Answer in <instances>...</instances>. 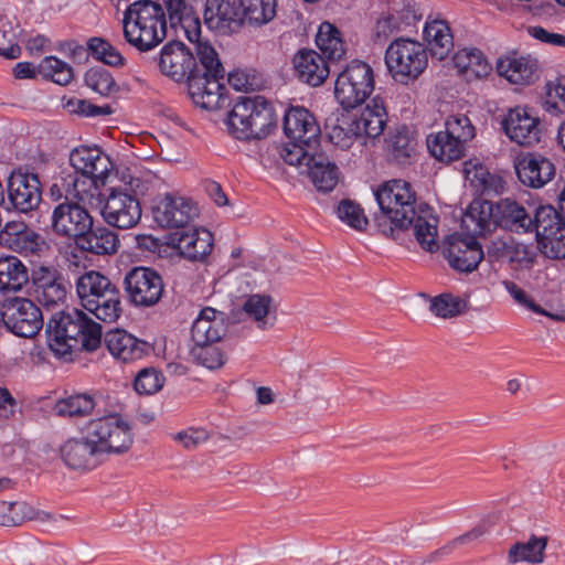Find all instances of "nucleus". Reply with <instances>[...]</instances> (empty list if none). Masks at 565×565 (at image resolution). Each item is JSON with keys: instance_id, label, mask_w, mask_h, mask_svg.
<instances>
[{"instance_id": "obj_43", "label": "nucleus", "mask_w": 565, "mask_h": 565, "mask_svg": "<svg viewBox=\"0 0 565 565\" xmlns=\"http://www.w3.org/2000/svg\"><path fill=\"white\" fill-rule=\"evenodd\" d=\"M83 308L104 322H115L121 312L120 292L117 287L113 288L107 292V296L102 294L90 301L88 299Z\"/></svg>"}, {"instance_id": "obj_7", "label": "nucleus", "mask_w": 565, "mask_h": 565, "mask_svg": "<svg viewBox=\"0 0 565 565\" xmlns=\"http://www.w3.org/2000/svg\"><path fill=\"white\" fill-rule=\"evenodd\" d=\"M385 64L395 81L406 84L424 72L427 66V53L419 42L399 38L387 46Z\"/></svg>"}, {"instance_id": "obj_18", "label": "nucleus", "mask_w": 565, "mask_h": 565, "mask_svg": "<svg viewBox=\"0 0 565 565\" xmlns=\"http://www.w3.org/2000/svg\"><path fill=\"white\" fill-rule=\"evenodd\" d=\"M160 72L174 81L189 78L198 71L196 60L190 49L182 42H168L158 58Z\"/></svg>"}, {"instance_id": "obj_33", "label": "nucleus", "mask_w": 565, "mask_h": 565, "mask_svg": "<svg viewBox=\"0 0 565 565\" xmlns=\"http://www.w3.org/2000/svg\"><path fill=\"white\" fill-rule=\"evenodd\" d=\"M105 343L111 355L122 362L140 360L149 351L147 342L119 329L107 332Z\"/></svg>"}, {"instance_id": "obj_46", "label": "nucleus", "mask_w": 565, "mask_h": 565, "mask_svg": "<svg viewBox=\"0 0 565 565\" xmlns=\"http://www.w3.org/2000/svg\"><path fill=\"white\" fill-rule=\"evenodd\" d=\"M116 288L106 276L98 271L90 270L82 275L76 282V291L81 299L82 306L89 299L93 300L96 296L106 294Z\"/></svg>"}, {"instance_id": "obj_59", "label": "nucleus", "mask_w": 565, "mask_h": 565, "mask_svg": "<svg viewBox=\"0 0 565 565\" xmlns=\"http://www.w3.org/2000/svg\"><path fill=\"white\" fill-rule=\"evenodd\" d=\"M445 125L446 129L444 131L463 145L475 137V127L465 115H451Z\"/></svg>"}, {"instance_id": "obj_27", "label": "nucleus", "mask_w": 565, "mask_h": 565, "mask_svg": "<svg viewBox=\"0 0 565 565\" xmlns=\"http://www.w3.org/2000/svg\"><path fill=\"white\" fill-rule=\"evenodd\" d=\"M227 332V317L212 307L203 308L192 323V342H220Z\"/></svg>"}, {"instance_id": "obj_21", "label": "nucleus", "mask_w": 565, "mask_h": 565, "mask_svg": "<svg viewBox=\"0 0 565 565\" xmlns=\"http://www.w3.org/2000/svg\"><path fill=\"white\" fill-rule=\"evenodd\" d=\"M34 294L38 302L46 309L63 305L66 296V282L53 267L41 266L32 274Z\"/></svg>"}, {"instance_id": "obj_58", "label": "nucleus", "mask_w": 565, "mask_h": 565, "mask_svg": "<svg viewBox=\"0 0 565 565\" xmlns=\"http://www.w3.org/2000/svg\"><path fill=\"white\" fill-rule=\"evenodd\" d=\"M85 83L90 89L104 96L110 94L116 86L113 76L104 67L89 68L85 74Z\"/></svg>"}, {"instance_id": "obj_45", "label": "nucleus", "mask_w": 565, "mask_h": 565, "mask_svg": "<svg viewBox=\"0 0 565 565\" xmlns=\"http://www.w3.org/2000/svg\"><path fill=\"white\" fill-rule=\"evenodd\" d=\"M427 148L439 161L451 162L462 157L465 145L451 138L446 131H439L428 136Z\"/></svg>"}, {"instance_id": "obj_3", "label": "nucleus", "mask_w": 565, "mask_h": 565, "mask_svg": "<svg viewBox=\"0 0 565 565\" xmlns=\"http://www.w3.org/2000/svg\"><path fill=\"white\" fill-rule=\"evenodd\" d=\"M46 337L54 355L70 362L79 348L94 351L100 345L102 328L81 310L72 309L52 316Z\"/></svg>"}, {"instance_id": "obj_20", "label": "nucleus", "mask_w": 565, "mask_h": 565, "mask_svg": "<svg viewBox=\"0 0 565 565\" xmlns=\"http://www.w3.org/2000/svg\"><path fill=\"white\" fill-rule=\"evenodd\" d=\"M210 30L228 34L243 25L239 0H206L203 13Z\"/></svg>"}, {"instance_id": "obj_17", "label": "nucleus", "mask_w": 565, "mask_h": 565, "mask_svg": "<svg viewBox=\"0 0 565 565\" xmlns=\"http://www.w3.org/2000/svg\"><path fill=\"white\" fill-rule=\"evenodd\" d=\"M8 195L18 211L23 213L33 211L42 200V186L39 177L21 169L12 171L8 179Z\"/></svg>"}, {"instance_id": "obj_39", "label": "nucleus", "mask_w": 565, "mask_h": 565, "mask_svg": "<svg viewBox=\"0 0 565 565\" xmlns=\"http://www.w3.org/2000/svg\"><path fill=\"white\" fill-rule=\"evenodd\" d=\"M29 281L26 266L15 256L0 257V292H17Z\"/></svg>"}, {"instance_id": "obj_54", "label": "nucleus", "mask_w": 565, "mask_h": 565, "mask_svg": "<svg viewBox=\"0 0 565 565\" xmlns=\"http://www.w3.org/2000/svg\"><path fill=\"white\" fill-rule=\"evenodd\" d=\"M335 213L341 222L355 231H364L369 224V220L364 214L363 209L354 201H340Z\"/></svg>"}, {"instance_id": "obj_44", "label": "nucleus", "mask_w": 565, "mask_h": 565, "mask_svg": "<svg viewBox=\"0 0 565 565\" xmlns=\"http://www.w3.org/2000/svg\"><path fill=\"white\" fill-rule=\"evenodd\" d=\"M243 24L263 26L274 20L277 0H239Z\"/></svg>"}, {"instance_id": "obj_4", "label": "nucleus", "mask_w": 565, "mask_h": 565, "mask_svg": "<svg viewBox=\"0 0 565 565\" xmlns=\"http://www.w3.org/2000/svg\"><path fill=\"white\" fill-rule=\"evenodd\" d=\"M124 38L140 52H148L167 36V19L163 7L152 0H138L124 12Z\"/></svg>"}, {"instance_id": "obj_60", "label": "nucleus", "mask_w": 565, "mask_h": 565, "mask_svg": "<svg viewBox=\"0 0 565 565\" xmlns=\"http://www.w3.org/2000/svg\"><path fill=\"white\" fill-rule=\"evenodd\" d=\"M163 376L152 367L141 370L135 379V390L139 394L151 395L163 386Z\"/></svg>"}, {"instance_id": "obj_16", "label": "nucleus", "mask_w": 565, "mask_h": 565, "mask_svg": "<svg viewBox=\"0 0 565 565\" xmlns=\"http://www.w3.org/2000/svg\"><path fill=\"white\" fill-rule=\"evenodd\" d=\"M93 227V217L83 204L65 201L56 205L52 213V230L55 234L79 239Z\"/></svg>"}, {"instance_id": "obj_56", "label": "nucleus", "mask_w": 565, "mask_h": 565, "mask_svg": "<svg viewBox=\"0 0 565 565\" xmlns=\"http://www.w3.org/2000/svg\"><path fill=\"white\" fill-rule=\"evenodd\" d=\"M89 52L99 61L110 66H122L125 58L120 52L103 38H90L87 41Z\"/></svg>"}, {"instance_id": "obj_53", "label": "nucleus", "mask_w": 565, "mask_h": 565, "mask_svg": "<svg viewBox=\"0 0 565 565\" xmlns=\"http://www.w3.org/2000/svg\"><path fill=\"white\" fill-rule=\"evenodd\" d=\"M39 73L63 86L70 84L74 77L72 66L55 56L43 58L39 64Z\"/></svg>"}, {"instance_id": "obj_30", "label": "nucleus", "mask_w": 565, "mask_h": 565, "mask_svg": "<svg viewBox=\"0 0 565 565\" xmlns=\"http://www.w3.org/2000/svg\"><path fill=\"white\" fill-rule=\"evenodd\" d=\"M497 72L501 77L515 85H529L536 78L537 62L530 56L507 54L498 58Z\"/></svg>"}, {"instance_id": "obj_52", "label": "nucleus", "mask_w": 565, "mask_h": 565, "mask_svg": "<svg viewBox=\"0 0 565 565\" xmlns=\"http://www.w3.org/2000/svg\"><path fill=\"white\" fill-rule=\"evenodd\" d=\"M99 180L92 178H74L71 183H67L66 200L74 199V203L83 205H92L98 191Z\"/></svg>"}, {"instance_id": "obj_36", "label": "nucleus", "mask_w": 565, "mask_h": 565, "mask_svg": "<svg viewBox=\"0 0 565 565\" xmlns=\"http://www.w3.org/2000/svg\"><path fill=\"white\" fill-rule=\"evenodd\" d=\"M76 243L81 249L95 255H113L120 244L117 234L104 226L90 227Z\"/></svg>"}, {"instance_id": "obj_32", "label": "nucleus", "mask_w": 565, "mask_h": 565, "mask_svg": "<svg viewBox=\"0 0 565 565\" xmlns=\"http://www.w3.org/2000/svg\"><path fill=\"white\" fill-rule=\"evenodd\" d=\"M298 78L310 86H320L329 76L330 70L324 57L313 50H302L294 57Z\"/></svg>"}, {"instance_id": "obj_5", "label": "nucleus", "mask_w": 565, "mask_h": 565, "mask_svg": "<svg viewBox=\"0 0 565 565\" xmlns=\"http://www.w3.org/2000/svg\"><path fill=\"white\" fill-rule=\"evenodd\" d=\"M194 51L203 72L198 68L188 78L189 95L196 106L207 110L217 109L224 100L225 86L221 82L224 68L210 43L195 44Z\"/></svg>"}, {"instance_id": "obj_31", "label": "nucleus", "mask_w": 565, "mask_h": 565, "mask_svg": "<svg viewBox=\"0 0 565 565\" xmlns=\"http://www.w3.org/2000/svg\"><path fill=\"white\" fill-rule=\"evenodd\" d=\"M495 204L488 200H473L461 217L462 233L472 237L483 235L495 223Z\"/></svg>"}, {"instance_id": "obj_62", "label": "nucleus", "mask_w": 565, "mask_h": 565, "mask_svg": "<svg viewBox=\"0 0 565 565\" xmlns=\"http://www.w3.org/2000/svg\"><path fill=\"white\" fill-rule=\"evenodd\" d=\"M66 107L71 113L86 117L107 116L113 113L109 105L97 106L85 99L68 100Z\"/></svg>"}, {"instance_id": "obj_29", "label": "nucleus", "mask_w": 565, "mask_h": 565, "mask_svg": "<svg viewBox=\"0 0 565 565\" xmlns=\"http://www.w3.org/2000/svg\"><path fill=\"white\" fill-rule=\"evenodd\" d=\"M386 153L390 162L399 167L413 164L418 156L416 136L405 126L396 128L386 141Z\"/></svg>"}, {"instance_id": "obj_26", "label": "nucleus", "mask_w": 565, "mask_h": 565, "mask_svg": "<svg viewBox=\"0 0 565 565\" xmlns=\"http://www.w3.org/2000/svg\"><path fill=\"white\" fill-rule=\"evenodd\" d=\"M0 244L25 256L38 254L44 245L39 234L15 221L8 222L0 231Z\"/></svg>"}, {"instance_id": "obj_9", "label": "nucleus", "mask_w": 565, "mask_h": 565, "mask_svg": "<svg viewBox=\"0 0 565 565\" xmlns=\"http://www.w3.org/2000/svg\"><path fill=\"white\" fill-rule=\"evenodd\" d=\"M533 218L539 246L552 259L565 258V220L551 205L536 209Z\"/></svg>"}, {"instance_id": "obj_6", "label": "nucleus", "mask_w": 565, "mask_h": 565, "mask_svg": "<svg viewBox=\"0 0 565 565\" xmlns=\"http://www.w3.org/2000/svg\"><path fill=\"white\" fill-rule=\"evenodd\" d=\"M273 106L263 97H239L227 117L231 135L239 140L264 139L276 127Z\"/></svg>"}, {"instance_id": "obj_40", "label": "nucleus", "mask_w": 565, "mask_h": 565, "mask_svg": "<svg viewBox=\"0 0 565 565\" xmlns=\"http://www.w3.org/2000/svg\"><path fill=\"white\" fill-rule=\"evenodd\" d=\"M424 39L429 46L431 55L438 60H444L454 47V38L450 28L444 20L426 22Z\"/></svg>"}, {"instance_id": "obj_57", "label": "nucleus", "mask_w": 565, "mask_h": 565, "mask_svg": "<svg viewBox=\"0 0 565 565\" xmlns=\"http://www.w3.org/2000/svg\"><path fill=\"white\" fill-rule=\"evenodd\" d=\"M94 401L88 395H74L56 404V413L61 416H83L94 409Z\"/></svg>"}, {"instance_id": "obj_38", "label": "nucleus", "mask_w": 565, "mask_h": 565, "mask_svg": "<svg viewBox=\"0 0 565 565\" xmlns=\"http://www.w3.org/2000/svg\"><path fill=\"white\" fill-rule=\"evenodd\" d=\"M242 309L246 317L253 320L257 328L262 330L271 327L276 320L274 300L269 295L254 294L247 296Z\"/></svg>"}, {"instance_id": "obj_64", "label": "nucleus", "mask_w": 565, "mask_h": 565, "mask_svg": "<svg viewBox=\"0 0 565 565\" xmlns=\"http://www.w3.org/2000/svg\"><path fill=\"white\" fill-rule=\"evenodd\" d=\"M503 285H504L505 289L508 290V292L520 305L529 308L530 310H532L536 313L546 315L548 317H552L553 319H558V317L547 313L540 306H537L532 299H530L527 297L526 292L523 289H521L515 282L505 280V281H503Z\"/></svg>"}, {"instance_id": "obj_25", "label": "nucleus", "mask_w": 565, "mask_h": 565, "mask_svg": "<svg viewBox=\"0 0 565 565\" xmlns=\"http://www.w3.org/2000/svg\"><path fill=\"white\" fill-rule=\"evenodd\" d=\"M514 167L519 180L534 189L545 185L555 174L553 162L539 153H526L518 158Z\"/></svg>"}, {"instance_id": "obj_55", "label": "nucleus", "mask_w": 565, "mask_h": 565, "mask_svg": "<svg viewBox=\"0 0 565 565\" xmlns=\"http://www.w3.org/2000/svg\"><path fill=\"white\" fill-rule=\"evenodd\" d=\"M544 108L553 115L565 114V76H557L547 82Z\"/></svg>"}, {"instance_id": "obj_22", "label": "nucleus", "mask_w": 565, "mask_h": 565, "mask_svg": "<svg viewBox=\"0 0 565 565\" xmlns=\"http://www.w3.org/2000/svg\"><path fill=\"white\" fill-rule=\"evenodd\" d=\"M70 163L82 177L99 180L100 184L105 183L113 169L109 157L98 147L81 146L73 149Z\"/></svg>"}, {"instance_id": "obj_63", "label": "nucleus", "mask_w": 565, "mask_h": 565, "mask_svg": "<svg viewBox=\"0 0 565 565\" xmlns=\"http://www.w3.org/2000/svg\"><path fill=\"white\" fill-rule=\"evenodd\" d=\"M359 136L352 125L350 129L332 126L328 132L329 141L341 149H350Z\"/></svg>"}, {"instance_id": "obj_35", "label": "nucleus", "mask_w": 565, "mask_h": 565, "mask_svg": "<svg viewBox=\"0 0 565 565\" xmlns=\"http://www.w3.org/2000/svg\"><path fill=\"white\" fill-rule=\"evenodd\" d=\"M386 120L387 114L383 102L379 98H373L352 122V126L360 136L364 135L370 138H376L384 131Z\"/></svg>"}, {"instance_id": "obj_61", "label": "nucleus", "mask_w": 565, "mask_h": 565, "mask_svg": "<svg viewBox=\"0 0 565 565\" xmlns=\"http://www.w3.org/2000/svg\"><path fill=\"white\" fill-rule=\"evenodd\" d=\"M172 439L184 449L192 450L210 439V434L203 428H186L172 435Z\"/></svg>"}, {"instance_id": "obj_37", "label": "nucleus", "mask_w": 565, "mask_h": 565, "mask_svg": "<svg viewBox=\"0 0 565 565\" xmlns=\"http://www.w3.org/2000/svg\"><path fill=\"white\" fill-rule=\"evenodd\" d=\"M452 62L459 74L465 76L467 81L482 78L491 71V65L482 52L477 49H462L458 51L454 55Z\"/></svg>"}, {"instance_id": "obj_41", "label": "nucleus", "mask_w": 565, "mask_h": 565, "mask_svg": "<svg viewBox=\"0 0 565 565\" xmlns=\"http://www.w3.org/2000/svg\"><path fill=\"white\" fill-rule=\"evenodd\" d=\"M548 539L531 535L526 542H516L508 551L510 564L527 563L532 565L542 564L545 559V550Z\"/></svg>"}, {"instance_id": "obj_10", "label": "nucleus", "mask_w": 565, "mask_h": 565, "mask_svg": "<svg viewBox=\"0 0 565 565\" xmlns=\"http://www.w3.org/2000/svg\"><path fill=\"white\" fill-rule=\"evenodd\" d=\"M152 216L162 228H186L199 216V206L179 192H166L153 200Z\"/></svg>"}, {"instance_id": "obj_12", "label": "nucleus", "mask_w": 565, "mask_h": 565, "mask_svg": "<svg viewBox=\"0 0 565 565\" xmlns=\"http://www.w3.org/2000/svg\"><path fill=\"white\" fill-rule=\"evenodd\" d=\"M284 131L290 146L282 150L292 152L296 149L305 152L316 150L321 130L315 116L303 107L289 108L284 117Z\"/></svg>"}, {"instance_id": "obj_19", "label": "nucleus", "mask_w": 565, "mask_h": 565, "mask_svg": "<svg viewBox=\"0 0 565 565\" xmlns=\"http://www.w3.org/2000/svg\"><path fill=\"white\" fill-rule=\"evenodd\" d=\"M444 253L449 265L462 273H471L477 269L484 256L477 238L463 233L451 235Z\"/></svg>"}, {"instance_id": "obj_23", "label": "nucleus", "mask_w": 565, "mask_h": 565, "mask_svg": "<svg viewBox=\"0 0 565 565\" xmlns=\"http://www.w3.org/2000/svg\"><path fill=\"white\" fill-rule=\"evenodd\" d=\"M502 128L512 141L521 146H533L540 141L539 119L526 108L510 109L502 119Z\"/></svg>"}, {"instance_id": "obj_11", "label": "nucleus", "mask_w": 565, "mask_h": 565, "mask_svg": "<svg viewBox=\"0 0 565 565\" xmlns=\"http://www.w3.org/2000/svg\"><path fill=\"white\" fill-rule=\"evenodd\" d=\"M281 157L287 164L306 167L309 178L320 192H331L340 181L338 166L324 152L296 149L292 152L285 151Z\"/></svg>"}, {"instance_id": "obj_42", "label": "nucleus", "mask_w": 565, "mask_h": 565, "mask_svg": "<svg viewBox=\"0 0 565 565\" xmlns=\"http://www.w3.org/2000/svg\"><path fill=\"white\" fill-rule=\"evenodd\" d=\"M488 254L497 259L507 258L511 263L525 264L532 260L529 247L509 234L493 238L488 246Z\"/></svg>"}, {"instance_id": "obj_34", "label": "nucleus", "mask_w": 565, "mask_h": 565, "mask_svg": "<svg viewBox=\"0 0 565 565\" xmlns=\"http://www.w3.org/2000/svg\"><path fill=\"white\" fill-rule=\"evenodd\" d=\"M495 223L514 232H532L533 218L518 202L503 199L495 203Z\"/></svg>"}, {"instance_id": "obj_51", "label": "nucleus", "mask_w": 565, "mask_h": 565, "mask_svg": "<svg viewBox=\"0 0 565 565\" xmlns=\"http://www.w3.org/2000/svg\"><path fill=\"white\" fill-rule=\"evenodd\" d=\"M216 343L217 342H193L190 349V356L196 364L202 365L206 369H218L224 364L225 356L221 349L216 347Z\"/></svg>"}, {"instance_id": "obj_47", "label": "nucleus", "mask_w": 565, "mask_h": 565, "mask_svg": "<svg viewBox=\"0 0 565 565\" xmlns=\"http://www.w3.org/2000/svg\"><path fill=\"white\" fill-rule=\"evenodd\" d=\"M316 42L319 49L331 61H339L345 54L339 30L329 22H323L317 33Z\"/></svg>"}, {"instance_id": "obj_1", "label": "nucleus", "mask_w": 565, "mask_h": 565, "mask_svg": "<svg viewBox=\"0 0 565 565\" xmlns=\"http://www.w3.org/2000/svg\"><path fill=\"white\" fill-rule=\"evenodd\" d=\"M132 444L131 425L113 413L85 423L77 436L61 445L60 455L67 468L86 472L100 466L106 457L127 454Z\"/></svg>"}, {"instance_id": "obj_49", "label": "nucleus", "mask_w": 565, "mask_h": 565, "mask_svg": "<svg viewBox=\"0 0 565 565\" xmlns=\"http://www.w3.org/2000/svg\"><path fill=\"white\" fill-rule=\"evenodd\" d=\"M36 516L38 512L25 501H0V526H18Z\"/></svg>"}, {"instance_id": "obj_48", "label": "nucleus", "mask_w": 565, "mask_h": 565, "mask_svg": "<svg viewBox=\"0 0 565 565\" xmlns=\"http://www.w3.org/2000/svg\"><path fill=\"white\" fill-rule=\"evenodd\" d=\"M19 24L14 19L0 11V55L15 60L21 55L18 44Z\"/></svg>"}, {"instance_id": "obj_24", "label": "nucleus", "mask_w": 565, "mask_h": 565, "mask_svg": "<svg viewBox=\"0 0 565 565\" xmlns=\"http://www.w3.org/2000/svg\"><path fill=\"white\" fill-rule=\"evenodd\" d=\"M167 244L178 249L181 256L190 260H202L213 247L212 233L205 228L175 232L168 236Z\"/></svg>"}, {"instance_id": "obj_50", "label": "nucleus", "mask_w": 565, "mask_h": 565, "mask_svg": "<svg viewBox=\"0 0 565 565\" xmlns=\"http://www.w3.org/2000/svg\"><path fill=\"white\" fill-rule=\"evenodd\" d=\"M468 303L466 300L451 294H441L431 299L430 311L443 319H451L467 311Z\"/></svg>"}, {"instance_id": "obj_8", "label": "nucleus", "mask_w": 565, "mask_h": 565, "mask_svg": "<svg viewBox=\"0 0 565 565\" xmlns=\"http://www.w3.org/2000/svg\"><path fill=\"white\" fill-rule=\"evenodd\" d=\"M374 89L372 67L362 61L351 62L337 77L334 96L344 109L365 102Z\"/></svg>"}, {"instance_id": "obj_2", "label": "nucleus", "mask_w": 565, "mask_h": 565, "mask_svg": "<svg viewBox=\"0 0 565 565\" xmlns=\"http://www.w3.org/2000/svg\"><path fill=\"white\" fill-rule=\"evenodd\" d=\"M382 214L390 221V235L412 231L420 247L429 253L438 249L437 218L426 205L416 204V193L409 182L393 179L375 191Z\"/></svg>"}, {"instance_id": "obj_15", "label": "nucleus", "mask_w": 565, "mask_h": 565, "mask_svg": "<svg viewBox=\"0 0 565 565\" xmlns=\"http://www.w3.org/2000/svg\"><path fill=\"white\" fill-rule=\"evenodd\" d=\"M2 321L15 335L32 338L41 330L43 316L40 308L32 300L14 298L4 306Z\"/></svg>"}, {"instance_id": "obj_28", "label": "nucleus", "mask_w": 565, "mask_h": 565, "mask_svg": "<svg viewBox=\"0 0 565 565\" xmlns=\"http://www.w3.org/2000/svg\"><path fill=\"white\" fill-rule=\"evenodd\" d=\"M163 2L172 28L180 26L193 46L199 43H209L201 40V21L190 3L185 0H163Z\"/></svg>"}, {"instance_id": "obj_14", "label": "nucleus", "mask_w": 565, "mask_h": 565, "mask_svg": "<svg viewBox=\"0 0 565 565\" xmlns=\"http://www.w3.org/2000/svg\"><path fill=\"white\" fill-rule=\"evenodd\" d=\"M124 286L130 302L145 308L158 303L164 290L161 276L148 267L130 269L125 276Z\"/></svg>"}, {"instance_id": "obj_13", "label": "nucleus", "mask_w": 565, "mask_h": 565, "mask_svg": "<svg viewBox=\"0 0 565 565\" xmlns=\"http://www.w3.org/2000/svg\"><path fill=\"white\" fill-rule=\"evenodd\" d=\"M104 221L120 230L136 226L141 218V206L135 194L127 189L111 188L100 207Z\"/></svg>"}]
</instances>
